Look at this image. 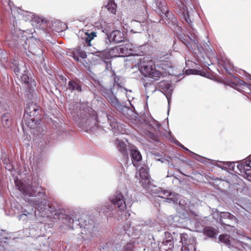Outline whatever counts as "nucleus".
Listing matches in <instances>:
<instances>
[{"mask_svg":"<svg viewBox=\"0 0 251 251\" xmlns=\"http://www.w3.org/2000/svg\"><path fill=\"white\" fill-rule=\"evenodd\" d=\"M203 233L209 237H214L216 235L215 229L211 227H206L204 228Z\"/></svg>","mask_w":251,"mask_h":251,"instance_id":"obj_31","label":"nucleus"},{"mask_svg":"<svg viewBox=\"0 0 251 251\" xmlns=\"http://www.w3.org/2000/svg\"><path fill=\"white\" fill-rule=\"evenodd\" d=\"M180 11L179 16L181 19L182 22H185L187 24L191 26L192 21L190 18L189 12L185 7H183L182 9ZM191 30L190 31V35L187 36V38L189 39V42L187 39L183 37L180 38L181 42L186 45L188 48L193 51V52L197 54L201 52L203 50L202 48L198 45L199 38L197 36V32L192 27Z\"/></svg>","mask_w":251,"mask_h":251,"instance_id":"obj_4","label":"nucleus"},{"mask_svg":"<svg viewBox=\"0 0 251 251\" xmlns=\"http://www.w3.org/2000/svg\"><path fill=\"white\" fill-rule=\"evenodd\" d=\"M39 110V107L36 104L33 103H28L25 109V115H27L31 117H35L37 116L39 112H38Z\"/></svg>","mask_w":251,"mask_h":251,"instance_id":"obj_16","label":"nucleus"},{"mask_svg":"<svg viewBox=\"0 0 251 251\" xmlns=\"http://www.w3.org/2000/svg\"><path fill=\"white\" fill-rule=\"evenodd\" d=\"M25 65L23 64H18L14 69V72L17 75H19L21 73V72H24V73H25Z\"/></svg>","mask_w":251,"mask_h":251,"instance_id":"obj_35","label":"nucleus"},{"mask_svg":"<svg viewBox=\"0 0 251 251\" xmlns=\"http://www.w3.org/2000/svg\"><path fill=\"white\" fill-rule=\"evenodd\" d=\"M159 65L163 70L170 73L169 69L172 68L171 63L170 61L161 60Z\"/></svg>","mask_w":251,"mask_h":251,"instance_id":"obj_30","label":"nucleus"},{"mask_svg":"<svg viewBox=\"0 0 251 251\" xmlns=\"http://www.w3.org/2000/svg\"><path fill=\"white\" fill-rule=\"evenodd\" d=\"M160 251H172L174 248V241L172 239H164L158 244Z\"/></svg>","mask_w":251,"mask_h":251,"instance_id":"obj_17","label":"nucleus"},{"mask_svg":"<svg viewBox=\"0 0 251 251\" xmlns=\"http://www.w3.org/2000/svg\"><path fill=\"white\" fill-rule=\"evenodd\" d=\"M32 206L29 207L27 205L22 211V214H20L18 216L19 220L23 221H26L30 220L35 216V213L33 214L34 210Z\"/></svg>","mask_w":251,"mask_h":251,"instance_id":"obj_12","label":"nucleus"},{"mask_svg":"<svg viewBox=\"0 0 251 251\" xmlns=\"http://www.w3.org/2000/svg\"><path fill=\"white\" fill-rule=\"evenodd\" d=\"M110 103L112 106L114 107L117 110H121L122 109V105L120 103L116 98L114 99V100L112 101Z\"/></svg>","mask_w":251,"mask_h":251,"instance_id":"obj_37","label":"nucleus"},{"mask_svg":"<svg viewBox=\"0 0 251 251\" xmlns=\"http://www.w3.org/2000/svg\"><path fill=\"white\" fill-rule=\"evenodd\" d=\"M221 223L225 229L230 231L234 228V225L237 224L236 218L229 213H223L221 215Z\"/></svg>","mask_w":251,"mask_h":251,"instance_id":"obj_11","label":"nucleus"},{"mask_svg":"<svg viewBox=\"0 0 251 251\" xmlns=\"http://www.w3.org/2000/svg\"><path fill=\"white\" fill-rule=\"evenodd\" d=\"M184 202H185V201L184 200H180L179 201V204L180 205H182V208L184 209L185 210L186 209V208H187V206L184 204Z\"/></svg>","mask_w":251,"mask_h":251,"instance_id":"obj_45","label":"nucleus"},{"mask_svg":"<svg viewBox=\"0 0 251 251\" xmlns=\"http://www.w3.org/2000/svg\"><path fill=\"white\" fill-rule=\"evenodd\" d=\"M90 111L91 113H89L88 116H86V120L85 118L83 119L80 123V126L83 127L87 132L89 131L94 132L100 127L97 123L98 120L96 112L91 108L89 110V112Z\"/></svg>","mask_w":251,"mask_h":251,"instance_id":"obj_6","label":"nucleus"},{"mask_svg":"<svg viewBox=\"0 0 251 251\" xmlns=\"http://www.w3.org/2000/svg\"><path fill=\"white\" fill-rule=\"evenodd\" d=\"M124 45L126 47V48H127V50H128V51L130 52L131 55L133 54L134 47L131 43L127 42V43L124 44Z\"/></svg>","mask_w":251,"mask_h":251,"instance_id":"obj_38","label":"nucleus"},{"mask_svg":"<svg viewBox=\"0 0 251 251\" xmlns=\"http://www.w3.org/2000/svg\"><path fill=\"white\" fill-rule=\"evenodd\" d=\"M1 120L2 126L5 127H9L12 124V116L10 112L3 113L1 116Z\"/></svg>","mask_w":251,"mask_h":251,"instance_id":"obj_21","label":"nucleus"},{"mask_svg":"<svg viewBox=\"0 0 251 251\" xmlns=\"http://www.w3.org/2000/svg\"><path fill=\"white\" fill-rule=\"evenodd\" d=\"M20 32V34H21V37L23 39H20L18 41V46L19 48H21V50H24L25 51L28 56H29V54L26 52V48L25 47V45L28 44V52L31 53L33 55L40 56L42 54V50H41L38 47V41L35 39H27L26 36L25 34L26 33L25 31L18 30V31ZM18 38H20L21 36L18 35Z\"/></svg>","mask_w":251,"mask_h":251,"instance_id":"obj_5","label":"nucleus"},{"mask_svg":"<svg viewBox=\"0 0 251 251\" xmlns=\"http://www.w3.org/2000/svg\"><path fill=\"white\" fill-rule=\"evenodd\" d=\"M176 144L177 145H178L179 147H180V148H182L183 149L185 150V151H188L189 152H190L191 154H192L193 155H194V158H195L196 159H197V160L199 161H201V159H202V158H201V156L198 155V154L195 153L194 152L191 151H190L189 150H188L187 148H186V147H185L183 145H182L180 143H179V142L177 141L176 142Z\"/></svg>","mask_w":251,"mask_h":251,"instance_id":"obj_32","label":"nucleus"},{"mask_svg":"<svg viewBox=\"0 0 251 251\" xmlns=\"http://www.w3.org/2000/svg\"><path fill=\"white\" fill-rule=\"evenodd\" d=\"M108 37L110 41L117 43L124 41L125 39L124 33L119 30L113 31Z\"/></svg>","mask_w":251,"mask_h":251,"instance_id":"obj_18","label":"nucleus"},{"mask_svg":"<svg viewBox=\"0 0 251 251\" xmlns=\"http://www.w3.org/2000/svg\"><path fill=\"white\" fill-rule=\"evenodd\" d=\"M128 110L129 111V112H132V111L130 110V109H128Z\"/></svg>","mask_w":251,"mask_h":251,"instance_id":"obj_52","label":"nucleus"},{"mask_svg":"<svg viewBox=\"0 0 251 251\" xmlns=\"http://www.w3.org/2000/svg\"><path fill=\"white\" fill-rule=\"evenodd\" d=\"M117 4L114 0H109L107 4L102 7V10L100 14L103 12L108 10L110 13L115 14L116 12Z\"/></svg>","mask_w":251,"mask_h":251,"instance_id":"obj_20","label":"nucleus"},{"mask_svg":"<svg viewBox=\"0 0 251 251\" xmlns=\"http://www.w3.org/2000/svg\"><path fill=\"white\" fill-rule=\"evenodd\" d=\"M68 89L72 92H80L81 88L76 82L74 81H70L68 83Z\"/></svg>","mask_w":251,"mask_h":251,"instance_id":"obj_25","label":"nucleus"},{"mask_svg":"<svg viewBox=\"0 0 251 251\" xmlns=\"http://www.w3.org/2000/svg\"><path fill=\"white\" fill-rule=\"evenodd\" d=\"M139 173L141 178L140 180L141 183L149 193L155 194L156 191H158V193L155 196L165 199V201L168 202H177L180 199V196L178 194L162 190L160 188H157L155 186L151 184L147 168L142 167L139 170Z\"/></svg>","mask_w":251,"mask_h":251,"instance_id":"obj_3","label":"nucleus"},{"mask_svg":"<svg viewBox=\"0 0 251 251\" xmlns=\"http://www.w3.org/2000/svg\"><path fill=\"white\" fill-rule=\"evenodd\" d=\"M103 59L104 60V62H105V63L106 64V68H107L108 67V66L109 65V63H108L109 62L107 61H105L104 60L105 59L104 58H103Z\"/></svg>","mask_w":251,"mask_h":251,"instance_id":"obj_49","label":"nucleus"},{"mask_svg":"<svg viewBox=\"0 0 251 251\" xmlns=\"http://www.w3.org/2000/svg\"><path fill=\"white\" fill-rule=\"evenodd\" d=\"M144 85L146 91H149L150 88H151L152 89H153L154 88V85L151 84H148L147 83H146L144 84Z\"/></svg>","mask_w":251,"mask_h":251,"instance_id":"obj_44","label":"nucleus"},{"mask_svg":"<svg viewBox=\"0 0 251 251\" xmlns=\"http://www.w3.org/2000/svg\"><path fill=\"white\" fill-rule=\"evenodd\" d=\"M226 165H227V168L231 170V171H234L235 172H236V171L235 170V163L234 162H226Z\"/></svg>","mask_w":251,"mask_h":251,"instance_id":"obj_41","label":"nucleus"},{"mask_svg":"<svg viewBox=\"0 0 251 251\" xmlns=\"http://www.w3.org/2000/svg\"><path fill=\"white\" fill-rule=\"evenodd\" d=\"M129 150L132 158V163L134 166H135V162H138L141 160L142 155L135 146H131V147H129Z\"/></svg>","mask_w":251,"mask_h":251,"instance_id":"obj_15","label":"nucleus"},{"mask_svg":"<svg viewBox=\"0 0 251 251\" xmlns=\"http://www.w3.org/2000/svg\"><path fill=\"white\" fill-rule=\"evenodd\" d=\"M161 86L162 87L163 89H164V91L167 92V95L166 96V97L167 98L168 104L169 105L171 99L168 97V95L169 94H171L172 91L173 90V87L169 83L166 82H162L161 84Z\"/></svg>","mask_w":251,"mask_h":251,"instance_id":"obj_23","label":"nucleus"},{"mask_svg":"<svg viewBox=\"0 0 251 251\" xmlns=\"http://www.w3.org/2000/svg\"><path fill=\"white\" fill-rule=\"evenodd\" d=\"M31 127H32V128H34V126L33 125L31 126Z\"/></svg>","mask_w":251,"mask_h":251,"instance_id":"obj_51","label":"nucleus"},{"mask_svg":"<svg viewBox=\"0 0 251 251\" xmlns=\"http://www.w3.org/2000/svg\"><path fill=\"white\" fill-rule=\"evenodd\" d=\"M96 36V33L93 31L91 32L90 33H88V32L85 33V36L83 38L85 39L87 46H90L91 45L90 42L94 37Z\"/></svg>","mask_w":251,"mask_h":251,"instance_id":"obj_29","label":"nucleus"},{"mask_svg":"<svg viewBox=\"0 0 251 251\" xmlns=\"http://www.w3.org/2000/svg\"><path fill=\"white\" fill-rule=\"evenodd\" d=\"M195 71H196V70H192V69L187 70L186 71V73L187 75H189V74H194V72H195Z\"/></svg>","mask_w":251,"mask_h":251,"instance_id":"obj_48","label":"nucleus"},{"mask_svg":"<svg viewBox=\"0 0 251 251\" xmlns=\"http://www.w3.org/2000/svg\"><path fill=\"white\" fill-rule=\"evenodd\" d=\"M16 187L19 189L25 201L30 206L34 207L39 211H43L49 206L45 205L46 196L45 190L41 186L33 184L29 179L14 180Z\"/></svg>","mask_w":251,"mask_h":251,"instance_id":"obj_1","label":"nucleus"},{"mask_svg":"<svg viewBox=\"0 0 251 251\" xmlns=\"http://www.w3.org/2000/svg\"><path fill=\"white\" fill-rule=\"evenodd\" d=\"M141 72L145 75L155 80L158 79L162 75L161 73L156 70L155 64L152 60L141 62Z\"/></svg>","mask_w":251,"mask_h":251,"instance_id":"obj_7","label":"nucleus"},{"mask_svg":"<svg viewBox=\"0 0 251 251\" xmlns=\"http://www.w3.org/2000/svg\"><path fill=\"white\" fill-rule=\"evenodd\" d=\"M38 120H36V122H38ZM35 124H36V123H35Z\"/></svg>","mask_w":251,"mask_h":251,"instance_id":"obj_53","label":"nucleus"},{"mask_svg":"<svg viewBox=\"0 0 251 251\" xmlns=\"http://www.w3.org/2000/svg\"><path fill=\"white\" fill-rule=\"evenodd\" d=\"M144 23L143 21H134L132 22V25L134 27V29H131V31L133 33H140L143 30V25L141 23Z\"/></svg>","mask_w":251,"mask_h":251,"instance_id":"obj_24","label":"nucleus"},{"mask_svg":"<svg viewBox=\"0 0 251 251\" xmlns=\"http://www.w3.org/2000/svg\"><path fill=\"white\" fill-rule=\"evenodd\" d=\"M219 241L229 247L231 245L230 236L228 234H222L219 236Z\"/></svg>","mask_w":251,"mask_h":251,"instance_id":"obj_27","label":"nucleus"},{"mask_svg":"<svg viewBox=\"0 0 251 251\" xmlns=\"http://www.w3.org/2000/svg\"><path fill=\"white\" fill-rule=\"evenodd\" d=\"M120 50L119 46L111 49L108 51L109 57H122Z\"/></svg>","mask_w":251,"mask_h":251,"instance_id":"obj_28","label":"nucleus"},{"mask_svg":"<svg viewBox=\"0 0 251 251\" xmlns=\"http://www.w3.org/2000/svg\"><path fill=\"white\" fill-rule=\"evenodd\" d=\"M239 84L240 85H244V86H246L248 87H251V85H250V84H248L247 83H246V82L243 81H240V82H239Z\"/></svg>","mask_w":251,"mask_h":251,"instance_id":"obj_47","label":"nucleus"},{"mask_svg":"<svg viewBox=\"0 0 251 251\" xmlns=\"http://www.w3.org/2000/svg\"><path fill=\"white\" fill-rule=\"evenodd\" d=\"M159 9L161 12L160 16L162 20L164 21V18H165V20L168 19L172 24H175L176 23V20L175 19L173 14L169 11L165 5H161V6L159 5Z\"/></svg>","mask_w":251,"mask_h":251,"instance_id":"obj_13","label":"nucleus"},{"mask_svg":"<svg viewBox=\"0 0 251 251\" xmlns=\"http://www.w3.org/2000/svg\"><path fill=\"white\" fill-rule=\"evenodd\" d=\"M88 224H86L87 221H85V224L83 226V229L81 230V234H84V236H82V238L85 239H89L90 237H92V232L94 227L93 223L92 221H90L88 219Z\"/></svg>","mask_w":251,"mask_h":251,"instance_id":"obj_14","label":"nucleus"},{"mask_svg":"<svg viewBox=\"0 0 251 251\" xmlns=\"http://www.w3.org/2000/svg\"><path fill=\"white\" fill-rule=\"evenodd\" d=\"M21 80L25 83H27L29 82V77L28 75L25 73H23L22 75L21 76Z\"/></svg>","mask_w":251,"mask_h":251,"instance_id":"obj_40","label":"nucleus"},{"mask_svg":"<svg viewBox=\"0 0 251 251\" xmlns=\"http://www.w3.org/2000/svg\"><path fill=\"white\" fill-rule=\"evenodd\" d=\"M1 106L5 110H8L10 107V103L9 100H6L5 103L1 104Z\"/></svg>","mask_w":251,"mask_h":251,"instance_id":"obj_43","label":"nucleus"},{"mask_svg":"<svg viewBox=\"0 0 251 251\" xmlns=\"http://www.w3.org/2000/svg\"><path fill=\"white\" fill-rule=\"evenodd\" d=\"M119 48L120 49V52L122 55V57L126 56H129L131 55L130 54V52H129L128 51V50H127V48L125 47V46L124 45L119 46Z\"/></svg>","mask_w":251,"mask_h":251,"instance_id":"obj_36","label":"nucleus"},{"mask_svg":"<svg viewBox=\"0 0 251 251\" xmlns=\"http://www.w3.org/2000/svg\"><path fill=\"white\" fill-rule=\"evenodd\" d=\"M143 14H144V20H146L147 18V14H146V7L144 5L143 6Z\"/></svg>","mask_w":251,"mask_h":251,"instance_id":"obj_46","label":"nucleus"},{"mask_svg":"<svg viewBox=\"0 0 251 251\" xmlns=\"http://www.w3.org/2000/svg\"><path fill=\"white\" fill-rule=\"evenodd\" d=\"M73 57L76 61H79V57H80L82 59H84L87 57L86 52L81 50L80 47H78L74 50L72 52Z\"/></svg>","mask_w":251,"mask_h":251,"instance_id":"obj_22","label":"nucleus"},{"mask_svg":"<svg viewBox=\"0 0 251 251\" xmlns=\"http://www.w3.org/2000/svg\"><path fill=\"white\" fill-rule=\"evenodd\" d=\"M66 223L68 225V228L69 229L74 228H81L83 227V225L81 224V222L79 220H75L72 217L67 216L66 218Z\"/></svg>","mask_w":251,"mask_h":251,"instance_id":"obj_19","label":"nucleus"},{"mask_svg":"<svg viewBox=\"0 0 251 251\" xmlns=\"http://www.w3.org/2000/svg\"><path fill=\"white\" fill-rule=\"evenodd\" d=\"M112 208V205H110L109 203H105L100 207L98 208V210L100 213H105L110 210Z\"/></svg>","mask_w":251,"mask_h":251,"instance_id":"obj_34","label":"nucleus"},{"mask_svg":"<svg viewBox=\"0 0 251 251\" xmlns=\"http://www.w3.org/2000/svg\"><path fill=\"white\" fill-rule=\"evenodd\" d=\"M243 173H244L243 176L245 178L251 181V167L249 165V164H246V167L244 169Z\"/></svg>","mask_w":251,"mask_h":251,"instance_id":"obj_33","label":"nucleus"},{"mask_svg":"<svg viewBox=\"0 0 251 251\" xmlns=\"http://www.w3.org/2000/svg\"><path fill=\"white\" fill-rule=\"evenodd\" d=\"M246 167V164L245 165L243 163H240L237 165V168L241 173H243Z\"/></svg>","mask_w":251,"mask_h":251,"instance_id":"obj_42","label":"nucleus"},{"mask_svg":"<svg viewBox=\"0 0 251 251\" xmlns=\"http://www.w3.org/2000/svg\"><path fill=\"white\" fill-rule=\"evenodd\" d=\"M31 120H32L33 122H34L35 121V119L34 118H31Z\"/></svg>","mask_w":251,"mask_h":251,"instance_id":"obj_50","label":"nucleus"},{"mask_svg":"<svg viewBox=\"0 0 251 251\" xmlns=\"http://www.w3.org/2000/svg\"><path fill=\"white\" fill-rule=\"evenodd\" d=\"M110 201L113 204L115 208L118 209V212L121 213L120 214L121 218H123V213L126 209V206L125 201V199L123 195L120 192H116L110 198ZM125 218H127L126 213L124 215Z\"/></svg>","mask_w":251,"mask_h":251,"instance_id":"obj_8","label":"nucleus"},{"mask_svg":"<svg viewBox=\"0 0 251 251\" xmlns=\"http://www.w3.org/2000/svg\"><path fill=\"white\" fill-rule=\"evenodd\" d=\"M250 79L251 80V76H250Z\"/></svg>","mask_w":251,"mask_h":251,"instance_id":"obj_55","label":"nucleus"},{"mask_svg":"<svg viewBox=\"0 0 251 251\" xmlns=\"http://www.w3.org/2000/svg\"><path fill=\"white\" fill-rule=\"evenodd\" d=\"M104 96L109 103H110L114 100V99L116 98L111 88L107 89L104 92Z\"/></svg>","mask_w":251,"mask_h":251,"instance_id":"obj_26","label":"nucleus"},{"mask_svg":"<svg viewBox=\"0 0 251 251\" xmlns=\"http://www.w3.org/2000/svg\"><path fill=\"white\" fill-rule=\"evenodd\" d=\"M133 244L131 242L127 243L124 247V251H134Z\"/></svg>","mask_w":251,"mask_h":251,"instance_id":"obj_39","label":"nucleus"},{"mask_svg":"<svg viewBox=\"0 0 251 251\" xmlns=\"http://www.w3.org/2000/svg\"><path fill=\"white\" fill-rule=\"evenodd\" d=\"M181 243V251H195V238L193 236H189L186 233H182L179 236Z\"/></svg>","mask_w":251,"mask_h":251,"instance_id":"obj_10","label":"nucleus"},{"mask_svg":"<svg viewBox=\"0 0 251 251\" xmlns=\"http://www.w3.org/2000/svg\"><path fill=\"white\" fill-rule=\"evenodd\" d=\"M8 170H9V171L11 170V169H10V168H8Z\"/></svg>","mask_w":251,"mask_h":251,"instance_id":"obj_54","label":"nucleus"},{"mask_svg":"<svg viewBox=\"0 0 251 251\" xmlns=\"http://www.w3.org/2000/svg\"><path fill=\"white\" fill-rule=\"evenodd\" d=\"M17 13L18 14L17 18L20 20L32 22V23H37L40 25L47 23V20L43 17L35 15L30 12L19 9Z\"/></svg>","mask_w":251,"mask_h":251,"instance_id":"obj_9","label":"nucleus"},{"mask_svg":"<svg viewBox=\"0 0 251 251\" xmlns=\"http://www.w3.org/2000/svg\"><path fill=\"white\" fill-rule=\"evenodd\" d=\"M107 121L110 126V130L112 131L115 136L119 134V136L114 139L115 144L118 151L123 155L125 159H128L127 146V139L126 137L127 136V131L126 126L118 122L113 116L110 114H107Z\"/></svg>","mask_w":251,"mask_h":251,"instance_id":"obj_2","label":"nucleus"}]
</instances>
